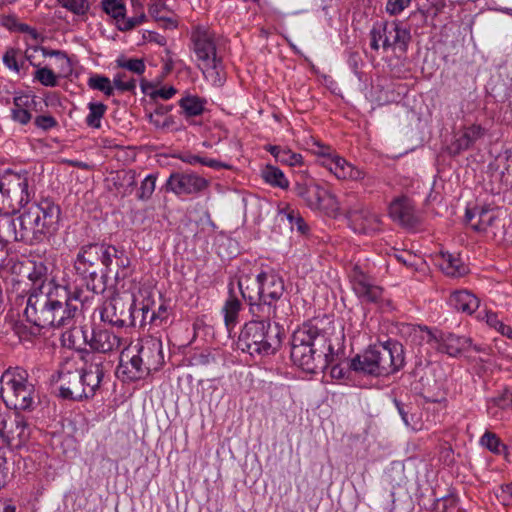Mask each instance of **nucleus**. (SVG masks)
Listing matches in <instances>:
<instances>
[{
  "mask_svg": "<svg viewBox=\"0 0 512 512\" xmlns=\"http://www.w3.org/2000/svg\"><path fill=\"white\" fill-rule=\"evenodd\" d=\"M343 338L332 337L317 322H305L290 337V359L306 373L323 372L342 353Z\"/></svg>",
  "mask_w": 512,
  "mask_h": 512,
  "instance_id": "obj_1",
  "label": "nucleus"
},
{
  "mask_svg": "<svg viewBox=\"0 0 512 512\" xmlns=\"http://www.w3.org/2000/svg\"><path fill=\"white\" fill-rule=\"evenodd\" d=\"M61 208L49 197L31 203L16 217L1 219V234L14 242L37 245L52 237L59 228Z\"/></svg>",
  "mask_w": 512,
  "mask_h": 512,
  "instance_id": "obj_2",
  "label": "nucleus"
},
{
  "mask_svg": "<svg viewBox=\"0 0 512 512\" xmlns=\"http://www.w3.org/2000/svg\"><path fill=\"white\" fill-rule=\"evenodd\" d=\"M249 280L250 276L243 274L237 284L251 316L283 318L286 315L284 308L289 301L284 296L285 284L282 276L274 270L262 271L256 276V287H250Z\"/></svg>",
  "mask_w": 512,
  "mask_h": 512,
  "instance_id": "obj_3",
  "label": "nucleus"
},
{
  "mask_svg": "<svg viewBox=\"0 0 512 512\" xmlns=\"http://www.w3.org/2000/svg\"><path fill=\"white\" fill-rule=\"evenodd\" d=\"M276 318L252 317L244 324L238 337V347L252 357H269L281 348L285 331Z\"/></svg>",
  "mask_w": 512,
  "mask_h": 512,
  "instance_id": "obj_4",
  "label": "nucleus"
},
{
  "mask_svg": "<svg viewBox=\"0 0 512 512\" xmlns=\"http://www.w3.org/2000/svg\"><path fill=\"white\" fill-rule=\"evenodd\" d=\"M404 347L395 340L370 346L350 360L349 368L371 376H388L404 367Z\"/></svg>",
  "mask_w": 512,
  "mask_h": 512,
  "instance_id": "obj_5",
  "label": "nucleus"
},
{
  "mask_svg": "<svg viewBox=\"0 0 512 512\" xmlns=\"http://www.w3.org/2000/svg\"><path fill=\"white\" fill-rule=\"evenodd\" d=\"M108 243L90 242L79 247L73 268L81 285L94 294L106 290V263L109 260Z\"/></svg>",
  "mask_w": 512,
  "mask_h": 512,
  "instance_id": "obj_6",
  "label": "nucleus"
},
{
  "mask_svg": "<svg viewBox=\"0 0 512 512\" xmlns=\"http://www.w3.org/2000/svg\"><path fill=\"white\" fill-rule=\"evenodd\" d=\"M28 378L27 370L21 367L10 368L2 375L1 396L13 412H31L40 402L35 385Z\"/></svg>",
  "mask_w": 512,
  "mask_h": 512,
  "instance_id": "obj_7",
  "label": "nucleus"
},
{
  "mask_svg": "<svg viewBox=\"0 0 512 512\" xmlns=\"http://www.w3.org/2000/svg\"><path fill=\"white\" fill-rule=\"evenodd\" d=\"M369 37L372 50L379 51L382 48L384 52L393 50L401 54L407 53L412 38L410 29L397 20L374 23Z\"/></svg>",
  "mask_w": 512,
  "mask_h": 512,
  "instance_id": "obj_8",
  "label": "nucleus"
},
{
  "mask_svg": "<svg viewBox=\"0 0 512 512\" xmlns=\"http://www.w3.org/2000/svg\"><path fill=\"white\" fill-rule=\"evenodd\" d=\"M32 434L31 424L20 412L0 413V446L20 451L27 447Z\"/></svg>",
  "mask_w": 512,
  "mask_h": 512,
  "instance_id": "obj_9",
  "label": "nucleus"
},
{
  "mask_svg": "<svg viewBox=\"0 0 512 512\" xmlns=\"http://www.w3.org/2000/svg\"><path fill=\"white\" fill-rule=\"evenodd\" d=\"M21 304L25 303L23 315L29 327L25 325L17 326V334L22 340H30L40 335V317L44 310V305L49 302V293L42 291V287L32 290L28 296L20 297Z\"/></svg>",
  "mask_w": 512,
  "mask_h": 512,
  "instance_id": "obj_10",
  "label": "nucleus"
},
{
  "mask_svg": "<svg viewBox=\"0 0 512 512\" xmlns=\"http://www.w3.org/2000/svg\"><path fill=\"white\" fill-rule=\"evenodd\" d=\"M84 361L83 367L80 369L82 386L85 389V400L92 399L101 387L106 372L111 367L110 361H107L103 355L84 351L82 356Z\"/></svg>",
  "mask_w": 512,
  "mask_h": 512,
  "instance_id": "obj_11",
  "label": "nucleus"
},
{
  "mask_svg": "<svg viewBox=\"0 0 512 512\" xmlns=\"http://www.w3.org/2000/svg\"><path fill=\"white\" fill-rule=\"evenodd\" d=\"M134 304L126 303L121 297L106 300L99 309L100 320L113 328L135 327Z\"/></svg>",
  "mask_w": 512,
  "mask_h": 512,
  "instance_id": "obj_12",
  "label": "nucleus"
},
{
  "mask_svg": "<svg viewBox=\"0 0 512 512\" xmlns=\"http://www.w3.org/2000/svg\"><path fill=\"white\" fill-rule=\"evenodd\" d=\"M81 294L80 290H76L70 295L65 287H56L54 322L50 328H72L75 325L79 312V307L75 302L82 301Z\"/></svg>",
  "mask_w": 512,
  "mask_h": 512,
  "instance_id": "obj_13",
  "label": "nucleus"
},
{
  "mask_svg": "<svg viewBox=\"0 0 512 512\" xmlns=\"http://www.w3.org/2000/svg\"><path fill=\"white\" fill-rule=\"evenodd\" d=\"M209 187V181L194 172H172L164 188L177 197L198 196Z\"/></svg>",
  "mask_w": 512,
  "mask_h": 512,
  "instance_id": "obj_14",
  "label": "nucleus"
},
{
  "mask_svg": "<svg viewBox=\"0 0 512 512\" xmlns=\"http://www.w3.org/2000/svg\"><path fill=\"white\" fill-rule=\"evenodd\" d=\"M84 342L89 345L92 353L97 352L96 355L107 354L113 351L119 350L123 344L124 339L111 329H108L102 325H94L90 335L83 328L80 327Z\"/></svg>",
  "mask_w": 512,
  "mask_h": 512,
  "instance_id": "obj_15",
  "label": "nucleus"
},
{
  "mask_svg": "<svg viewBox=\"0 0 512 512\" xmlns=\"http://www.w3.org/2000/svg\"><path fill=\"white\" fill-rule=\"evenodd\" d=\"M294 193L311 209L320 208L327 195V191L305 170H299L295 175Z\"/></svg>",
  "mask_w": 512,
  "mask_h": 512,
  "instance_id": "obj_16",
  "label": "nucleus"
},
{
  "mask_svg": "<svg viewBox=\"0 0 512 512\" xmlns=\"http://www.w3.org/2000/svg\"><path fill=\"white\" fill-rule=\"evenodd\" d=\"M352 289L357 297L368 303H379L382 300L383 289L374 284L373 279L358 264L349 273Z\"/></svg>",
  "mask_w": 512,
  "mask_h": 512,
  "instance_id": "obj_17",
  "label": "nucleus"
},
{
  "mask_svg": "<svg viewBox=\"0 0 512 512\" xmlns=\"http://www.w3.org/2000/svg\"><path fill=\"white\" fill-rule=\"evenodd\" d=\"M137 353L140 355V362L144 363L149 373L160 370L164 364L163 344L158 337L146 336L140 339Z\"/></svg>",
  "mask_w": 512,
  "mask_h": 512,
  "instance_id": "obj_18",
  "label": "nucleus"
},
{
  "mask_svg": "<svg viewBox=\"0 0 512 512\" xmlns=\"http://www.w3.org/2000/svg\"><path fill=\"white\" fill-rule=\"evenodd\" d=\"M389 216L402 227L412 230L420 224L413 202L407 196L395 198L389 205Z\"/></svg>",
  "mask_w": 512,
  "mask_h": 512,
  "instance_id": "obj_19",
  "label": "nucleus"
},
{
  "mask_svg": "<svg viewBox=\"0 0 512 512\" xmlns=\"http://www.w3.org/2000/svg\"><path fill=\"white\" fill-rule=\"evenodd\" d=\"M59 396L66 400H85V389L82 386L80 370H69L62 367L58 371Z\"/></svg>",
  "mask_w": 512,
  "mask_h": 512,
  "instance_id": "obj_20",
  "label": "nucleus"
},
{
  "mask_svg": "<svg viewBox=\"0 0 512 512\" xmlns=\"http://www.w3.org/2000/svg\"><path fill=\"white\" fill-rule=\"evenodd\" d=\"M348 219L351 228L359 234H372L380 229V217L364 207L350 210Z\"/></svg>",
  "mask_w": 512,
  "mask_h": 512,
  "instance_id": "obj_21",
  "label": "nucleus"
},
{
  "mask_svg": "<svg viewBox=\"0 0 512 512\" xmlns=\"http://www.w3.org/2000/svg\"><path fill=\"white\" fill-rule=\"evenodd\" d=\"M107 248V252L109 253V260L105 267L106 279L108 278L109 273L112 272L113 261H115V265L117 267L114 275L115 282L119 283L120 281L130 277L133 273V269L131 267V259L125 249L118 248L111 244H108Z\"/></svg>",
  "mask_w": 512,
  "mask_h": 512,
  "instance_id": "obj_22",
  "label": "nucleus"
},
{
  "mask_svg": "<svg viewBox=\"0 0 512 512\" xmlns=\"http://www.w3.org/2000/svg\"><path fill=\"white\" fill-rule=\"evenodd\" d=\"M192 42L193 50L201 64L218 58L214 38L208 30L197 28L192 33Z\"/></svg>",
  "mask_w": 512,
  "mask_h": 512,
  "instance_id": "obj_23",
  "label": "nucleus"
},
{
  "mask_svg": "<svg viewBox=\"0 0 512 512\" xmlns=\"http://www.w3.org/2000/svg\"><path fill=\"white\" fill-rule=\"evenodd\" d=\"M25 174L26 169L14 171L10 168L5 169L0 174V200L3 205L7 201L8 205L15 210V205L12 204V199L16 192H18L19 185H21V181Z\"/></svg>",
  "mask_w": 512,
  "mask_h": 512,
  "instance_id": "obj_24",
  "label": "nucleus"
},
{
  "mask_svg": "<svg viewBox=\"0 0 512 512\" xmlns=\"http://www.w3.org/2000/svg\"><path fill=\"white\" fill-rule=\"evenodd\" d=\"M472 346V340L467 337L455 335L453 333L437 332V344L435 350L445 353L451 357H457L463 351Z\"/></svg>",
  "mask_w": 512,
  "mask_h": 512,
  "instance_id": "obj_25",
  "label": "nucleus"
},
{
  "mask_svg": "<svg viewBox=\"0 0 512 512\" xmlns=\"http://www.w3.org/2000/svg\"><path fill=\"white\" fill-rule=\"evenodd\" d=\"M497 221L495 213L488 208H467L465 222L476 232H487Z\"/></svg>",
  "mask_w": 512,
  "mask_h": 512,
  "instance_id": "obj_26",
  "label": "nucleus"
},
{
  "mask_svg": "<svg viewBox=\"0 0 512 512\" xmlns=\"http://www.w3.org/2000/svg\"><path fill=\"white\" fill-rule=\"evenodd\" d=\"M144 363L140 362V355L136 353L128 361L123 360V356L120 359V363L117 367L118 377H122L124 381H138L144 379L150 373Z\"/></svg>",
  "mask_w": 512,
  "mask_h": 512,
  "instance_id": "obj_27",
  "label": "nucleus"
},
{
  "mask_svg": "<svg viewBox=\"0 0 512 512\" xmlns=\"http://www.w3.org/2000/svg\"><path fill=\"white\" fill-rule=\"evenodd\" d=\"M437 332L438 330H432L427 326H414L409 334L410 342L419 347V353H422L421 348L424 347L426 354H429L431 349L436 348Z\"/></svg>",
  "mask_w": 512,
  "mask_h": 512,
  "instance_id": "obj_28",
  "label": "nucleus"
},
{
  "mask_svg": "<svg viewBox=\"0 0 512 512\" xmlns=\"http://www.w3.org/2000/svg\"><path fill=\"white\" fill-rule=\"evenodd\" d=\"M448 303L455 310L471 315L479 308L480 301L468 290H457L450 294Z\"/></svg>",
  "mask_w": 512,
  "mask_h": 512,
  "instance_id": "obj_29",
  "label": "nucleus"
},
{
  "mask_svg": "<svg viewBox=\"0 0 512 512\" xmlns=\"http://www.w3.org/2000/svg\"><path fill=\"white\" fill-rule=\"evenodd\" d=\"M35 193V176L29 170H26L21 185H19V190L12 199V204L15 205V209L27 208L35 197Z\"/></svg>",
  "mask_w": 512,
  "mask_h": 512,
  "instance_id": "obj_30",
  "label": "nucleus"
},
{
  "mask_svg": "<svg viewBox=\"0 0 512 512\" xmlns=\"http://www.w3.org/2000/svg\"><path fill=\"white\" fill-rule=\"evenodd\" d=\"M229 295L225 300L222 307V313L224 316V323L226 328L230 331L238 323L239 313L242 309L241 300L234 294L233 284L228 285Z\"/></svg>",
  "mask_w": 512,
  "mask_h": 512,
  "instance_id": "obj_31",
  "label": "nucleus"
},
{
  "mask_svg": "<svg viewBox=\"0 0 512 512\" xmlns=\"http://www.w3.org/2000/svg\"><path fill=\"white\" fill-rule=\"evenodd\" d=\"M328 170L338 179L360 180L364 177V172L352 164L348 163L344 158L338 156L335 160H328Z\"/></svg>",
  "mask_w": 512,
  "mask_h": 512,
  "instance_id": "obj_32",
  "label": "nucleus"
},
{
  "mask_svg": "<svg viewBox=\"0 0 512 512\" xmlns=\"http://www.w3.org/2000/svg\"><path fill=\"white\" fill-rule=\"evenodd\" d=\"M204 77L215 87H222L226 81V73L221 58H214L201 64Z\"/></svg>",
  "mask_w": 512,
  "mask_h": 512,
  "instance_id": "obj_33",
  "label": "nucleus"
},
{
  "mask_svg": "<svg viewBox=\"0 0 512 512\" xmlns=\"http://www.w3.org/2000/svg\"><path fill=\"white\" fill-rule=\"evenodd\" d=\"M148 13L155 21H162L166 27H176L177 22L173 19V11L162 0H149L147 3Z\"/></svg>",
  "mask_w": 512,
  "mask_h": 512,
  "instance_id": "obj_34",
  "label": "nucleus"
},
{
  "mask_svg": "<svg viewBox=\"0 0 512 512\" xmlns=\"http://www.w3.org/2000/svg\"><path fill=\"white\" fill-rule=\"evenodd\" d=\"M265 150L269 152L275 158V160L281 164L288 166L302 165V155L293 152L287 147L268 144L265 146Z\"/></svg>",
  "mask_w": 512,
  "mask_h": 512,
  "instance_id": "obj_35",
  "label": "nucleus"
},
{
  "mask_svg": "<svg viewBox=\"0 0 512 512\" xmlns=\"http://www.w3.org/2000/svg\"><path fill=\"white\" fill-rule=\"evenodd\" d=\"M439 266L446 275L452 277H461L468 271L467 266L460 258L448 252L441 254Z\"/></svg>",
  "mask_w": 512,
  "mask_h": 512,
  "instance_id": "obj_36",
  "label": "nucleus"
},
{
  "mask_svg": "<svg viewBox=\"0 0 512 512\" xmlns=\"http://www.w3.org/2000/svg\"><path fill=\"white\" fill-rule=\"evenodd\" d=\"M261 177L264 182L274 188L286 190L289 188V180L278 167L267 164L261 169Z\"/></svg>",
  "mask_w": 512,
  "mask_h": 512,
  "instance_id": "obj_37",
  "label": "nucleus"
},
{
  "mask_svg": "<svg viewBox=\"0 0 512 512\" xmlns=\"http://www.w3.org/2000/svg\"><path fill=\"white\" fill-rule=\"evenodd\" d=\"M206 103V99L196 95H187L182 97L178 102L186 118L201 115L205 110Z\"/></svg>",
  "mask_w": 512,
  "mask_h": 512,
  "instance_id": "obj_38",
  "label": "nucleus"
},
{
  "mask_svg": "<svg viewBox=\"0 0 512 512\" xmlns=\"http://www.w3.org/2000/svg\"><path fill=\"white\" fill-rule=\"evenodd\" d=\"M486 134V129L479 124H472L464 128L463 134L457 139L459 150H467Z\"/></svg>",
  "mask_w": 512,
  "mask_h": 512,
  "instance_id": "obj_39",
  "label": "nucleus"
},
{
  "mask_svg": "<svg viewBox=\"0 0 512 512\" xmlns=\"http://www.w3.org/2000/svg\"><path fill=\"white\" fill-rule=\"evenodd\" d=\"M131 7L133 16L126 17V20L122 23V27H120V31L122 32L130 31L148 20L144 5L140 0H131Z\"/></svg>",
  "mask_w": 512,
  "mask_h": 512,
  "instance_id": "obj_40",
  "label": "nucleus"
},
{
  "mask_svg": "<svg viewBox=\"0 0 512 512\" xmlns=\"http://www.w3.org/2000/svg\"><path fill=\"white\" fill-rule=\"evenodd\" d=\"M179 160L182 162L189 164V165H196L201 164L210 168H213L215 170L220 169H230L231 166L229 164H226L224 162H221L216 159L207 158V157H201L199 155H194L189 152L186 153H180L176 156Z\"/></svg>",
  "mask_w": 512,
  "mask_h": 512,
  "instance_id": "obj_41",
  "label": "nucleus"
},
{
  "mask_svg": "<svg viewBox=\"0 0 512 512\" xmlns=\"http://www.w3.org/2000/svg\"><path fill=\"white\" fill-rule=\"evenodd\" d=\"M25 270H30L26 262L14 257H5L0 260V277L6 279L9 275H21Z\"/></svg>",
  "mask_w": 512,
  "mask_h": 512,
  "instance_id": "obj_42",
  "label": "nucleus"
},
{
  "mask_svg": "<svg viewBox=\"0 0 512 512\" xmlns=\"http://www.w3.org/2000/svg\"><path fill=\"white\" fill-rule=\"evenodd\" d=\"M28 99L25 96H16L13 99V108L11 109V118L21 124L26 125L31 120V113L24 108L27 105Z\"/></svg>",
  "mask_w": 512,
  "mask_h": 512,
  "instance_id": "obj_43",
  "label": "nucleus"
},
{
  "mask_svg": "<svg viewBox=\"0 0 512 512\" xmlns=\"http://www.w3.org/2000/svg\"><path fill=\"white\" fill-rule=\"evenodd\" d=\"M480 444L490 452L500 455L506 453L507 446L493 432L486 431L480 438Z\"/></svg>",
  "mask_w": 512,
  "mask_h": 512,
  "instance_id": "obj_44",
  "label": "nucleus"
},
{
  "mask_svg": "<svg viewBox=\"0 0 512 512\" xmlns=\"http://www.w3.org/2000/svg\"><path fill=\"white\" fill-rule=\"evenodd\" d=\"M89 113L86 117V124L91 128H100L101 119L104 116L107 106L100 102H90L88 104Z\"/></svg>",
  "mask_w": 512,
  "mask_h": 512,
  "instance_id": "obj_45",
  "label": "nucleus"
},
{
  "mask_svg": "<svg viewBox=\"0 0 512 512\" xmlns=\"http://www.w3.org/2000/svg\"><path fill=\"white\" fill-rule=\"evenodd\" d=\"M87 85L90 89L101 91L108 97L114 95V87L110 79L104 75L93 74L89 77Z\"/></svg>",
  "mask_w": 512,
  "mask_h": 512,
  "instance_id": "obj_46",
  "label": "nucleus"
},
{
  "mask_svg": "<svg viewBox=\"0 0 512 512\" xmlns=\"http://www.w3.org/2000/svg\"><path fill=\"white\" fill-rule=\"evenodd\" d=\"M141 89L144 94L148 95L153 100H156L157 98L168 100L172 98L177 92L173 86L155 89L154 86L148 82H143L141 84Z\"/></svg>",
  "mask_w": 512,
  "mask_h": 512,
  "instance_id": "obj_47",
  "label": "nucleus"
},
{
  "mask_svg": "<svg viewBox=\"0 0 512 512\" xmlns=\"http://www.w3.org/2000/svg\"><path fill=\"white\" fill-rule=\"evenodd\" d=\"M486 324L495 329L502 336H505L512 340V327L504 324L499 318L496 312L486 311L483 317Z\"/></svg>",
  "mask_w": 512,
  "mask_h": 512,
  "instance_id": "obj_48",
  "label": "nucleus"
},
{
  "mask_svg": "<svg viewBox=\"0 0 512 512\" xmlns=\"http://www.w3.org/2000/svg\"><path fill=\"white\" fill-rule=\"evenodd\" d=\"M103 11L111 16L120 30L122 23L126 20V6L122 0H115L112 4L102 7Z\"/></svg>",
  "mask_w": 512,
  "mask_h": 512,
  "instance_id": "obj_49",
  "label": "nucleus"
},
{
  "mask_svg": "<svg viewBox=\"0 0 512 512\" xmlns=\"http://www.w3.org/2000/svg\"><path fill=\"white\" fill-rule=\"evenodd\" d=\"M46 293H49V302L51 304L48 303V305H44V310L40 317V331L42 329L50 328V325H52L54 322L53 311H54V307H55L54 305H56V303H55L56 287L54 288V291L49 290Z\"/></svg>",
  "mask_w": 512,
  "mask_h": 512,
  "instance_id": "obj_50",
  "label": "nucleus"
},
{
  "mask_svg": "<svg viewBox=\"0 0 512 512\" xmlns=\"http://www.w3.org/2000/svg\"><path fill=\"white\" fill-rule=\"evenodd\" d=\"M18 54H19V50L10 47L5 51V53L2 57V60H3L4 65L8 69L20 74L22 69L27 70L28 67L27 66L25 67L24 61H21V62L18 61V59H17Z\"/></svg>",
  "mask_w": 512,
  "mask_h": 512,
  "instance_id": "obj_51",
  "label": "nucleus"
},
{
  "mask_svg": "<svg viewBox=\"0 0 512 512\" xmlns=\"http://www.w3.org/2000/svg\"><path fill=\"white\" fill-rule=\"evenodd\" d=\"M157 174L151 173L147 175L141 182L137 198L141 201H147L151 198L156 187Z\"/></svg>",
  "mask_w": 512,
  "mask_h": 512,
  "instance_id": "obj_52",
  "label": "nucleus"
},
{
  "mask_svg": "<svg viewBox=\"0 0 512 512\" xmlns=\"http://www.w3.org/2000/svg\"><path fill=\"white\" fill-rule=\"evenodd\" d=\"M118 67L129 70L137 75H142L145 72L146 66L143 59L139 58H125L120 57L116 60Z\"/></svg>",
  "mask_w": 512,
  "mask_h": 512,
  "instance_id": "obj_53",
  "label": "nucleus"
},
{
  "mask_svg": "<svg viewBox=\"0 0 512 512\" xmlns=\"http://www.w3.org/2000/svg\"><path fill=\"white\" fill-rule=\"evenodd\" d=\"M58 75L48 67L38 68L34 73V80L40 82L46 87H55L58 85Z\"/></svg>",
  "mask_w": 512,
  "mask_h": 512,
  "instance_id": "obj_54",
  "label": "nucleus"
},
{
  "mask_svg": "<svg viewBox=\"0 0 512 512\" xmlns=\"http://www.w3.org/2000/svg\"><path fill=\"white\" fill-rule=\"evenodd\" d=\"M314 146L315 148L313 149V152L315 155L319 157L320 164L328 169V160H335L338 157V155L334 153L333 149L330 146L322 144L318 141L314 142Z\"/></svg>",
  "mask_w": 512,
  "mask_h": 512,
  "instance_id": "obj_55",
  "label": "nucleus"
},
{
  "mask_svg": "<svg viewBox=\"0 0 512 512\" xmlns=\"http://www.w3.org/2000/svg\"><path fill=\"white\" fill-rule=\"evenodd\" d=\"M55 60L56 67L58 69V76L63 78L69 77L73 72V66L71 59L67 56V54L64 51H61Z\"/></svg>",
  "mask_w": 512,
  "mask_h": 512,
  "instance_id": "obj_56",
  "label": "nucleus"
},
{
  "mask_svg": "<svg viewBox=\"0 0 512 512\" xmlns=\"http://www.w3.org/2000/svg\"><path fill=\"white\" fill-rule=\"evenodd\" d=\"M28 264V267L29 266H32V271H29V270H26L28 272V278L33 281L35 284L37 282L40 283L39 287H42V289L44 288L43 286V278L46 276V272H47V268L46 266L40 262V263H36V262H27Z\"/></svg>",
  "mask_w": 512,
  "mask_h": 512,
  "instance_id": "obj_57",
  "label": "nucleus"
},
{
  "mask_svg": "<svg viewBox=\"0 0 512 512\" xmlns=\"http://www.w3.org/2000/svg\"><path fill=\"white\" fill-rule=\"evenodd\" d=\"M131 304H134V310L137 311L135 312V325L137 324V319H139V325L141 327L149 323L151 314L149 304L141 303L140 305H137L134 297L132 298Z\"/></svg>",
  "mask_w": 512,
  "mask_h": 512,
  "instance_id": "obj_58",
  "label": "nucleus"
},
{
  "mask_svg": "<svg viewBox=\"0 0 512 512\" xmlns=\"http://www.w3.org/2000/svg\"><path fill=\"white\" fill-rule=\"evenodd\" d=\"M125 78V73H117L113 78L114 89L116 88L121 92H133L136 88L135 79L125 80Z\"/></svg>",
  "mask_w": 512,
  "mask_h": 512,
  "instance_id": "obj_59",
  "label": "nucleus"
},
{
  "mask_svg": "<svg viewBox=\"0 0 512 512\" xmlns=\"http://www.w3.org/2000/svg\"><path fill=\"white\" fill-rule=\"evenodd\" d=\"M287 218L289 220V223H290L292 229L295 228L302 235L308 234V232L310 230L309 226L299 213H297L295 211H291L288 213Z\"/></svg>",
  "mask_w": 512,
  "mask_h": 512,
  "instance_id": "obj_60",
  "label": "nucleus"
},
{
  "mask_svg": "<svg viewBox=\"0 0 512 512\" xmlns=\"http://www.w3.org/2000/svg\"><path fill=\"white\" fill-rule=\"evenodd\" d=\"M411 1L412 0H387L385 11L390 16H397L409 7Z\"/></svg>",
  "mask_w": 512,
  "mask_h": 512,
  "instance_id": "obj_61",
  "label": "nucleus"
},
{
  "mask_svg": "<svg viewBox=\"0 0 512 512\" xmlns=\"http://www.w3.org/2000/svg\"><path fill=\"white\" fill-rule=\"evenodd\" d=\"M496 497L503 506H512V481L501 485L496 491Z\"/></svg>",
  "mask_w": 512,
  "mask_h": 512,
  "instance_id": "obj_62",
  "label": "nucleus"
},
{
  "mask_svg": "<svg viewBox=\"0 0 512 512\" xmlns=\"http://www.w3.org/2000/svg\"><path fill=\"white\" fill-rule=\"evenodd\" d=\"M34 125L43 131H49L57 127L58 122L56 118L51 115H38L34 119Z\"/></svg>",
  "mask_w": 512,
  "mask_h": 512,
  "instance_id": "obj_63",
  "label": "nucleus"
},
{
  "mask_svg": "<svg viewBox=\"0 0 512 512\" xmlns=\"http://www.w3.org/2000/svg\"><path fill=\"white\" fill-rule=\"evenodd\" d=\"M63 7L77 15H84L89 9L86 0H67Z\"/></svg>",
  "mask_w": 512,
  "mask_h": 512,
  "instance_id": "obj_64",
  "label": "nucleus"
}]
</instances>
